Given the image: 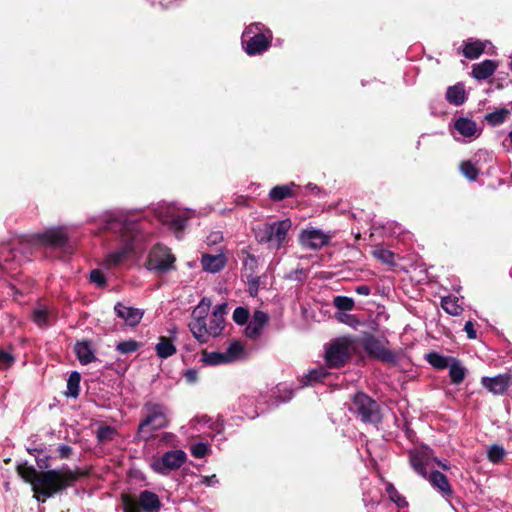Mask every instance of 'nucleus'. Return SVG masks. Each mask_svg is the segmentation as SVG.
<instances>
[{"mask_svg": "<svg viewBox=\"0 0 512 512\" xmlns=\"http://www.w3.org/2000/svg\"><path fill=\"white\" fill-rule=\"evenodd\" d=\"M99 223L104 230L119 234V247L108 253L102 261L103 267L112 269L120 266L138 249L141 234L134 222L128 221L121 211H109L100 217Z\"/></svg>", "mask_w": 512, "mask_h": 512, "instance_id": "1", "label": "nucleus"}, {"mask_svg": "<svg viewBox=\"0 0 512 512\" xmlns=\"http://www.w3.org/2000/svg\"><path fill=\"white\" fill-rule=\"evenodd\" d=\"M17 473L31 485L34 498L41 502L66 489L77 479L76 473L68 467L39 472L33 466L23 463L17 466Z\"/></svg>", "mask_w": 512, "mask_h": 512, "instance_id": "2", "label": "nucleus"}, {"mask_svg": "<svg viewBox=\"0 0 512 512\" xmlns=\"http://www.w3.org/2000/svg\"><path fill=\"white\" fill-rule=\"evenodd\" d=\"M211 304L209 298H203L194 308L188 325L191 333L200 343H206L209 337H217L224 329L225 319L216 318L212 314L207 321Z\"/></svg>", "mask_w": 512, "mask_h": 512, "instance_id": "3", "label": "nucleus"}, {"mask_svg": "<svg viewBox=\"0 0 512 512\" xmlns=\"http://www.w3.org/2000/svg\"><path fill=\"white\" fill-rule=\"evenodd\" d=\"M389 342L382 341L370 332H363L354 337V351L361 349L367 358L379 361L383 364L396 366L399 360L398 353L386 347Z\"/></svg>", "mask_w": 512, "mask_h": 512, "instance_id": "4", "label": "nucleus"}, {"mask_svg": "<svg viewBox=\"0 0 512 512\" xmlns=\"http://www.w3.org/2000/svg\"><path fill=\"white\" fill-rule=\"evenodd\" d=\"M144 418L138 427V435L147 439L150 431L165 428L169 425L168 410L159 403L148 402L143 407Z\"/></svg>", "mask_w": 512, "mask_h": 512, "instance_id": "5", "label": "nucleus"}, {"mask_svg": "<svg viewBox=\"0 0 512 512\" xmlns=\"http://www.w3.org/2000/svg\"><path fill=\"white\" fill-rule=\"evenodd\" d=\"M354 414L364 424L377 425L382 421L380 405L363 392L354 395Z\"/></svg>", "mask_w": 512, "mask_h": 512, "instance_id": "6", "label": "nucleus"}, {"mask_svg": "<svg viewBox=\"0 0 512 512\" xmlns=\"http://www.w3.org/2000/svg\"><path fill=\"white\" fill-rule=\"evenodd\" d=\"M155 213L158 219L168 228L176 233H180L186 221L192 216V212L188 209H181L174 204H161Z\"/></svg>", "mask_w": 512, "mask_h": 512, "instance_id": "7", "label": "nucleus"}, {"mask_svg": "<svg viewBox=\"0 0 512 512\" xmlns=\"http://www.w3.org/2000/svg\"><path fill=\"white\" fill-rule=\"evenodd\" d=\"M352 347L350 336L337 337L325 345V361L330 368H338L349 359Z\"/></svg>", "mask_w": 512, "mask_h": 512, "instance_id": "8", "label": "nucleus"}, {"mask_svg": "<svg viewBox=\"0 0 512 512\" xmlns=\"http://www.w3.org/2000/svg\"><path fill=\"white\" fill-rule=\"evenodd\" d=\"M121 501L123 512H158L161 508V501L158 495L152 491L144 490L139 494L138 501L130 495L122 494Z\"/></svg>", "mask_w": 512, "mask_h": 512, "instance_id": "9", "label": "nucleus"}, {"mask_svg": "<svg viewBox=\"0 0 512 512\" xmlns=\"http://www.w3.org/2000/svg\"><path fill=\"white\" fill-rule=\"evenodd\" d=\"M291 225L289 219L265 224L258 233L259 241L268 243L271 248L279 249L285 243Z\"/></svg>", "mask_w": 512, "mask_h": 512, "instance_id": "10", "label": "nucleus"}, {"mask_svg": "<svg viewBox=\"0 0 512 512\" xmlns=\"http://www.w3.org/2000/svg\"><path fill=\"white\" fill-rule=\"evenodd\" d=\"M271 41V35L268 37L261 32L259 23L248 27L242 35V44L246 53L250 56L265 52Z\"/></svg>", "mask_w": 512, "mask_h": 512, "instance_id": "11", "label": "nucleus"}, {"mask_svg": "<svg viewBox=\"0 0 512 512\" xmlns=\"http://www.w3.org/2000/svg\"><path fill=\"white\" fill-rule=\"evenodd\" d=\"M175 257L170 249L161 244H156L150 250L145 262L148 270L163 273L174 268Z\"/></svg>", "mask_w": 512, "mask_h": 512, "instance_id": "12", "label": "nucleus"}, {"mask_svg": "<svg viewBox=\"0 0 512 512\" xmlns=\"http://www.w3.org/2000/svg\"><path fill=\"white\" fill-rule=\"evenodd\" d=\"M187 460V455L183 450H171L162 456L154 457L151 460V469L161 475H167L173 470L179 469Z\"/></svg>", "mask_w": 512, "mask_h": 512, "instance_id": "13", "label": "nucleus"}, {"mask_svg": "<svg viewBox=\"0 0 512 512\" xmlns=\"http://www.w3.org/2000/svg\"><path fill=\"white\" fill-rule=\"evenodd\" d=\"M35 242L65 250L68 245V233L66 228H50L33 236Z\"/></svg>", "mask_w": 512, "mask_h": 512, "instance_id": "14", "label": "nucleus"}, {"mask_svg": "<svg viewBox=\"0 0 512 512\" xmlns=\"http://www.w3.org/2000/svg\"><path fill=\"white\" fill-rule=\"evenodd\" d=\"M329 241V236L319 229L309 228L300 234V243L302 246L310 249H320Z\"/></svg>", "mask_w": 512, "mask_h": 512, "instance_id": "15", "label": "nucleus"}, {"mask_svg": "<svg viewBox=\"0 0 512 512\" xmlns=\"http://www.w3.org/2000/svg\"><path fill=\"white\" fill-rule=\"evenodd\" d=\"M481 384L494 395H502L511 386L512 379L508 374H499L494 377H482Z\"/></svg>", "mask_w": 512, "mask_h": 512, "instance_id": "16", "label": "nucleus"}, {"mask_svg": "<svg viewBox=\"0 0 512 512\" xmlns=\"http://www.w3.org/2000/svg\"><path fill=\"white\" fill-rule=\"evenodd\" d=\"M114 311L117 317L131 327L138 325L144 315L141 309L127 306L121 302L115 304Z\"/></svg>", "mask_w": 512, "mask_h": 512, "instance_id": "17", "label": "nucleus"}, {"mask_svg": "<svg viewBox=\"0 0 512 512\" xmlns=\"http://www.w3.org/2000/svg\"><path fill=\"white\" fill-rule=\"evenodd\" d=\"M333 304L337 309L335 318L341 323L352 325V298L336 296Z\"/></svg>", "mask_w": 512, "mask_h": 512, "instance_id": "18", "label": "nucleus"}, {"mask_svg": "<svg viewBox=\"0 0 512 512\" xmlns=\"http://www.w3.org/2000/svg\"><path fill=\"white\" fill-rule=\"evenodd\" d=\"M268 322V315L263 311H255L252 320L249 322L245 329V334L248 338L256 339L260 336L263 328Z\"/></svg>", "mask_w": 512, "mask_h": 512, "instance_id": "19", "label": "nucleus"}, {"mask_svg": "<svg viewBox=\"0 0 512 512\" xmlns=\"http://www.w3.org/2000/svg\"><path fill=\"white\" fill-rule=\"evenodd\" d=\"M427 479L429 480V483L442 494V496L450 497L453 494L448 478L440 471H431L428 474Z\"/></svg>", "mask_w": 512, "mask_h": 512, "instance_id": "20", "label": "nucleus"}, {"mask_svg": "<svg viewBox=\"0 0 512 512\" xmlns=\"http://www.w3.org/2000/svg\"><path fill=\"white\" fill-rule=\"evenodd\" d=\"M409 463L414 471L422 476L423 478H427L428 476V457L427 455L420 450H412L409 452Z\"/></svg>", "mask_w": 512, "mask_h": 512, "instance_id": "21", "label": "nucleus"}, {"mask_svg": "<svg viewBox=\"0 0 512 512\" xmlns=\"http://www.w3.org/2000/svg\"><path fill=\"white\" fill-rule=\"evenodd\" d=\"M497 67V62L486 59L480 63L473 64L471 74L477 80H486L494 74Z\"/></svg>", "mask_w": 512, "mask_h": 512, "instance_id": "22", "label": "nucleus"}, {"mask_svg": "<svg viewBox=\"0 0 512 512\" xmlns=\"http://www.w3.org/2000/svg\"><path fill=\"white\" fill-rule=\"evenodd\" d=\"M226 264V257L223 253L216 255L204 254L201 258V265L203 269L210 273H217L221 271Z\"/></svg>", "mask_w": 512, "mask_h": 512, "instance_id": "23", "label": "nucleus"}, {"mask_svg": "<svg viewBox=\"0 0 512 512\" xmlns=\"http://www.w3.org/2000/svg\"><path fill=\"white\" fill-rule=\"evenodd\" d=\"M77 359L82 365H88L96 361L94 348L89 341L77 342L74 347Z\"/></svg>", "mask_w": 512, "mask_h": 512, "instance_id": "24", "label": "nucleus"}, {"mask_svg": "<svg viewBox=\"0 0 512 512\" xmlns=\"http://www.w3.org/2000/svg\"><path fill=\"white\" fill-rule=\"evenodd\" d=\"M446 100L455 106L462 105L466 99V91L465 85L462 82H459L453 86H449L445 95Z\"/></svg>", "mask_w": 512, "mask_h": 512, "instance_id": "25", "label": "nucleus"}, {"mask_svg": "<svg viewBox=\"0 0 512 512\" xmlns=\"http://www.w3.org/2000/svg\"><path fill=\"white\" fill-rule=\"evenodd\" d=\"M449 377L452 384L459 385L466 377L467 369L460 363L457 358L450 357Z\"/></svg>", "mask_w": 512, "mask_h": 512, "instance_id": "26", "label": "nucleus"}, {"mask_svg": "<svg viewBox=\"0 0 512 512\" xmlns=\"http://www.w3.org/2000/svg\"><path fill=\"white\" fill-rule=\"evenodd\" d=\"M228 363L239 361L246 358L244 346L239 341H233L225 351Z\"/></svg>", "mask_w": 512, "mask_h": 512, "instance_id": "27", "label": "nucleus"}, {"mask_svg": "<svg viewBox=\"0 0 512 512\" xmlns=\"http://www.w3.org/2000/svg\"><path fill=\"white\" fill-rule=\"evenodd\" d=\"M455 129L465 137H472L476 134L477 125L473 120L460 117L455 121Z\"/></svg>", "mask_w": 512, "mask_h": 512, "instance_id": "28", "label": "nucleus"}, {"mask_svg": "<svg viewBox=\"0 0 512 512\" xmlns=\"http://www.w3.org/2000/svg\"><path fill=\"white\" fill-rule=\"evenodd\" d=\"M485 50V44L480 40L469 41L465 43L463 48V55L467 59L479 58Z\"/></svg>", "mask_w": 512, "mask_h": 512, "instance_id": "29", "label": "nucleus"}, {"mask_svg": "<svg viewBox=\"0 0 512 512\" xmlns=\"http://www.w3.org/2000/svg\"><path fill=\"white\" fill-rule=\"evenodd\" d=\"M155 350L157 355L162 359H166L176 353V347L172 341L164 336L159 338V342L156 344Z\"/></svg>", "mask_w": 512, "mask_h": 512, "instance_id": "30", "label": "nucleus"}, {"mask_svg": "<svg viewBox=\"0 0 512 512\" xmlns=\"http://www.w3.org/2000/svg\"><path fill=\"white\" fill-rule=\"evenodd\" d=\"M426 361L435 369L443 370L448 368L451 360L450 357L443 356L437 352H429L425 355Z\"/></svg>", "mask_w": 512, "mask_h": 512, "instance_id": "31", "label": "nucleus"}, {"mask_svg": "<svg viewBox=\"0 0 512 512\" xmlns=\"http://www.w3.org/2000/svg\"><path fill=\"white\" fill-rule=\"evenodd\" d=\"M441 306L446 313L453 316H458L463 312V307L459 304L457 297H443Z\"/></svg>", "mask_w": 512, "mask_h": 512, "instance_id": "32", "label": "nucleus"}, {"mask_svg": "<svg viewBox=\"0 0 512 512\" xmlns=\"http://www.w3.org/2000/svg\"><path fill=\"white\" fill-rule=\"evenodd\" d=\"M294 187V183H291L289 185L275 186L270 190L269 196L274 201H281L287 197L292 196Z\"/></svg>", "mask_w": 512, "mask_h": 512, "instance_id": "33", "label": "nucleus"}, {"mask_svg": "<svg viewBox=\"0 0 512 512\" xmlns=\"http://www.w3.org/2000/svg\"><path fill=\"white\" fill-rule=\"evenodd\" d=\"M202 361L207 365H221L228 364L225 352H208L204 351L202 353Z\"/></svg>", "mask_w": 512, "mask_h": 512, "instance_id": "34", "label": "nucleus"}, {"mask_svg": "<svg viewBox=\"0 0 512 512\" xmlns=\"http://www.w3.org/2000/svg\"><path fill=\"white\" fill-rule=\"evenodd\" d=\"M372 255L383 264L388 266H395V254L383 247H376L372 250Z\"/></svg>", "mask_w": 512, "mask_h": 512, "instance_id": "35", "label": "nucleus"}, {"mask_svg": "<svg viewBox=\"0 0 512 512\" xmlns=\"http://www.w3.org/2000/svg\"><path fill=\"white\" fill-rule=\"evenodd\" d=\"M510 114V111L506 108L496 110L492 113L485 115V120L492 126H497L505 122L506 118Z\"/></svg>", "mask_w": 512, "mask_h": 512, "instance_id": "36", "label": "nucleus"}, {"mask_svg": "<svg viewBox=\"0 0 512 512\" xmlns=\"http://www.w3.org/2000/svg\"><path fill=\"white\" fill-rule=\"evenodd\" d=\"M386 492L389 496V499L394 502L399 508H404L408 506V502L406 501V498L402 496L398 490L395 488V486L391 483L387 484L386 486Z\"/></svg>", "mask_w": 512, "mask_h": 512, "instance_id": "37", "label": "nucleus"}, {"mask_svg": "<svg viewBox=\"0 0 512 512\" xmlns=\"http://www.w3.org/2000/svg\"><path fill=\"white\" fill-rule=\"evenodd\" d=\"M80 374L76 371L72 372L67 380V395L77 397L79 394Z\"/></svg>", "mask_w": 512, "mask_h": 512, "instance_id": "38", "label": "nucleus"}, {"mask_svg": "<svg viewBox=\"0 0 512 512\" xmlns=\"http://www.w3.org/2000/svg\"><path fill=\"white\" fill-rule=\"evenodd\" d=\"M460 171L469 181L476 180L480 173L479 169L469 160L461 162Z\"/></svg>", "mask_w": 512, "mask_h": 512, "instance_id": "39", "label": "nucleus"}, {"mask_svg": "<svg viewBox=\"0 0 512 512\" xmlns=\"http://www.w3.org/2000/svg\"><path fill=\"white\" fill-rule=\"evenodd\" d=\"M506 455L505 449L497 444L490 446L487 452L488 460L494 464H498L503 461Z\"/></svg>", "mask_w": 512, "mask_h": 512, "instance_id": "40", "label": "nucleus"}, {"mask_svg": "<svg viewBox=\"0 0 512 512\" xmlns=\"http://www.w3.org/2000/svg\"><path fill=\"white\" fill-rule=\"evenodd\" d=\"M140 343L135 340L121 341L116 345V350L121 354H129L139 349Z\"/></svg>", "mask_w": 512, "mask_h": 512, "instance_id": "41", "label": "nucleus"}, {"mask_svg": "<svg viewBox=\"0 0 512 512\" xmlns=\"http://www.w3.org/2000/svg\"><path fill=\"white\" fill-rule=\"evenodd\" d=\"M327 375L328 372L324 367L313 369L306 375V384L322 381Z\"/></svg>", "mask_w": 512, "mask_h": 512, "instance_id": "42", "label": "nucleus"}, {"mask_svg": "<svg viewBox=\"0 0 512 512\" xmlns=\"http://www.w3.org/2000/svg\"><path fill=\"white\" fill-rule=\"evenodd\" d=\"M50 313L46 308L36 309L33 313V319L38 326L49 324Z\"/></svg>", "mask_w": 512, "mask_h": 512, "instance_id": "43", "label": "nucleus"}, {"mask_svg": "<svg viewBox=\"0 0 512 512\" xmlns=\"http://www.w3.org/2000/svg\"><path fill=\"white\" fill-rule=\"evenodd\" d=\"M116 430L111 426H100L97 430V438L100 442H106L113 439Z\"/></svg>", "mask_w": 512, "mask_h": 512, "instance_id": "44", "label": "nucleus"}, {"mask_svg": "<svg viewBox=\"0 0 512 512\" xmlns=\"http://www.w3.org/2000/svg\"><path fill=\"white\" fill-rule=\"evenodd\" d=\"M249 318V312L244 307H237L233 312V320L240 325H243L247 322Z\"/></svg>", "mask_w": 512, "mask_h": 512, "instance_id": "45", "label": "nucleus"}, {"mask_svg": "<svg viewBox=\"0 0 512 512\" xmlns=\"http://www.w3.org/2000/svg\"><path fill=\"white\" fill-rule=\"evenodd\" d=\"M208 450H209L208 445L203 442L195 443V444L191 445V447H190L191 454L195 458L204 457L207 454Z\"/></svg>", "mask_w": 512, "mask_h": 512, "instance_id": "46", "label": "nucleus"}, {"mask_svg": "<svg viewBox=\"0 0 512 512\" xmlns=\"http://www.w3.org/2000/svg\"><path fill=\"white\" fill-rule=\"evenodd\" d=\"M90 279L93 283L97 284L98 286H104L106 283L105 275L99 269L91 271Z\"/></svg>", "mask_w": 512, "mask_h": 512, "instance_id": "47", "label": "nucleus"}, {"mask_svg": "<svg viewBox=\"0 0 512 512\" xmlns=\"http://www.w3.org/2000/svg\"><path fill=\"white\" fill-rule=\"evenodd\" d=\"M14 357L12 356L11 353L5 351V350H0V364L3 366V367H9L12 365V363L14 362Z\"/></svg>", "mask_w": 512, "mask_h": 512, "instance_id": "48", "label": "nucleus"}, {"mask_svg": "<svg viewBox=\"0 0 512 512\" xmlns=\"http://www.w3.org/2000/svg\"><path fill=\"white\" fill-rule=\"evenodd\" d=\"M223 240V235L220 231L211 232L206 239L208 245H216Z\"/></svg>", "mask_w": 512, "mask_h": 512, "instance_id": "49", "label": "nucleus"}, {"mask_svg": "<svg viewBox=\"0 0 512 512\" xmlns=\"http://www.w3.org/2000/svg\"><path fill=\"white\" fill-rule=\"evenodd\" d=\"M226 313H227V304L226 303L217 305L212 312V314L216 318H220V319H225Z\"/></svg>", "mask_w": 512, "mask_h": 512, "instance_id": "50", "label": "nucleus"}, {"mask_svg": "<svg viewBox=\"0 0 512 512\" xmlns=\"http://www.w3.org/2000/svg\"><path fill=\"white\" fill-rule=\"evenodd\" d=\"M464 331L467 334L469 339H475L477 337V332L474 328V324L472 321H467L464 325Z\"/></svg>", "mask_w": 512, "mask_h": 512, "instance_id": "51", "label": "nucleus"}, {"mask_svg": "<svg viewBox=\"0 0 512 512\" xmlns=\"http://www.w3.org/2000/svg\"><path fill=\"white\" fill-rule=\"evenodd\" d=\"M371 286L367 284H361L359 286L354 287V291L361 296H369L371 293Z\"/></svg>", "mask_w": 512, "mask_h": 512, "instance_id": "52", "label": "nucleus"}, {"mask_svg": "<svg viewBox=\"0 0 512 512\" xmlns=\"http://www.w3.org/2000/svg\"><path fill=\"white\" fill-rule=\"evenodd\" d=\"M59 456L62 459L70 457L72 448L66 444H62L58 447Z\"/></svg>", "mask_w": 512, "mask_h": 512, "instance_id": "53", "label": "nucleus"}, {"mask_svg": "<svg viewBox=\"0 0 512 512\" xmlns=\"http://www.w3.org/2000/svg\"><path fill=\"white\" fill-rule=\"evenodd\" d=\"M218 479L216 477V475H211V476H202L201 477V483L206 485V486H215L218 484Z\"/></svg>", "mask_w": 512, "mask_h": 512, "instance_id": "54", "label": "nucleus"}, {"mask_svg": "<svg viewBox=\"0 0 512 512\" xmlns=\"http://www.w3.org/2000/svg\"><path fill=\"white\" fill-rule=\"evenodd\" d=\"M175 440V435L172 434V433H163L161 436H160V441L161 442H168V443H172L173 441Z\"/></svg>", "mask_w": 512, "mask_h": 512, "instance_id": "55", "label": "nucleus"}, {"mask_svg": "<svg viewBox=\"0 0 512 512\" xmlns=\"http://www.w3.org/2000/svg\"><path fill=\"white\" fill-rule=\"evenodd\" d=\"M185 377L189 382H195L197 380V372L195 370H187L185 372Z\"/></svg>", "mask_w": 512, "mask_h": 512, "instance_id": "56", "label": "nucleus"}, {"mask_svg": "<svg viewBox=\"0 0 512 512\" xmlns=\"http://www.w3.org/2000/svg\"><path fill=\"white\" fill-rule=\"evenodd\" d=\"M306 189L311 193H319L320 192V188L313 183L307 184Z\"/></svg>", "mask_w": 512, "mask_h": 512, "instance_id": "57", "label": "nucleus"}, {"mask_svg": "<svg viewBox=\"0 0 512 512\" xmlns=\"http://www.w3.org/2000/svg\"><path fill=\"white\" fill-rule=\"evenodd\" d=\"M286 395L281 398L282 402L288 401L292 398V391L285 388Z\"/></svg>", "mask_w": 512, "mask_h": 512, "instance_id": "58", "label": "nucleus"}, {"mask_svg": "<svg viewBox=\"0 0 512 512\" xmlns=\"http://www.w3.org/2000/svg\"><path fill=\"white\" fill-rule=\"evenodd\" d=\"M436 464L444 470L449 469V464L443 463L442 461L435 459Z\"/></svg>", "mask_w": 512, "mask_h": 512, "instance_id": "59", "label": "nucleus"}, {"mask_svg": "<svg viewBox=\"0 0 512 512\" xmlns=\"http://www.w3.org/2000/svg\"><path fill=\"white\" fill-rule=\"evenodd\" d=\"M353 322H354V327H355L356 325H359V324H360V321L356 318V316H354Z\"/></svg>", "mask_w": 512, "mask_h": 512, "instance_id": "60", "label": "nucleus"}, {"mask_svg": "<svg viewBox=\"0 0 512 512\" xmlns=\"http://www.w3.org/2000/svg\"><path fill=\"white\" fill-rule=\"evenodd\" d=\"M150 2L155 5L157 3L161 4V0H150Z\"/></svg>", "mask_w": 512, "mask_h": 512, "instance_id": "61", "label": "nucleus"}, {"mask_svg": "<svg viewBox=\"0 0 512 512\" xmlns=\"http://www.w3.org/2000/svg\"><path fill=\"white\" fill-rule=\"evenodd\" d=\"M359 238H360V234L354 235V239H359Z\"/></svg>", "mask_w": 512, "mask_h": 512, "instance_id": "62", "label": "nucleus"}, {"mask_svg": "<svg viewBox=\"0 0 512 512\" xmlns=\"http://www.w3.org/2000/svg\"><path fill=\"white\" fill-rule=\"evenodd\" d=\"M510 68H511V70H512V61H511V63H510Z\"/></svg>", "mask_w": 512, "mask_h": 512, "instance_id": "63", "label": "nucleus"}]
</instances>
